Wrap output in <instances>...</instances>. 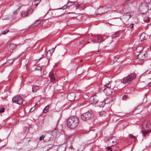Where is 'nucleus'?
<instances>
[{"label":"nucleus","mask_w":151,"mask_h":151,"mask_svg":"<svg viewBox=\"0 0 151 151\" xmlns=\"http://www.w3.org/2000/svg\"><path fill=\"white\" fill-rule=\"evenodd\" d=\"M122 88H123L119 87V88H118V89H122Z\"/></svg>","instance_id":"8fccbe9b"},{"label":"nucleus","mask_w":151,"mask_h":151,"mask_svg":"<svg viewBox=\"0 0 151 151\" xmlns=\"http://www.w3.org/2000/svg\"><path fill=\"white\" fill-rule=\"evenodd\" d=\"M128 1H130L131 0H128Z\"/></svg>","instance_id":"5fc2aeb1"},{"label":"nucleus","mask_w":151,"mask_h":151,"mask_svg":"<svg viewBox=\"0 0 151 151\" xmlns=\"http://www.w3.org/2000/svg\"><path fill=\"white\" fill-rule=\"evenodd\" d=\"M119 34L118 32H115L113 35L112 37L113 38H116L117 37H119Z\"/></svg>","instance_id":"cd10ccee"},{"label":"nucleus","mask_w":151,"mask_h":151,"mask_svg":"<svg viewBox=\"0 0 151 151\" xmlns=\"http://www.w3.org/2000/svg\"><path fill=\"white\" fill-rule=\"evenodd\" d=\"M45 137V136H44V135H42L40 137L39 140H43L44 139Z\"/></svg>","instance_id":"ea45409f"},{"label":"nucleus","mask_w":151,"mask_h":151,"mask_svg":"<svg viewBox=\"0 0 151 151\" xmlns=\"http://www.w3.org/2000/svg\"><path fill=\"white\" fill-rule=\"evenodd\" d=\"M117 139L116 137L113 136L110 138L107 141V143L109 145L113 146L117 143Z\"/></svg>","instance_id":"423d86ee"},{"label":"nucleus","mask_w":151,"mask_h":151,"mask_svg":"<svg viewBox=\"0 0 151 151\" xmlns=\"http://www.w3.org/2000/svg\"><path fill=\"white\" fill-rule=\"evenodd\" d=\"M74 4V2L70 1L68 2L66 5H65L63 6L62 7L58 9H63L64 10L66 9L68 7H69L73 5Z\"/></svg>","instance_id":"ddd939ff"},{"label":"nucleus","mask_w":151,"mask_h":151,"mask_svg":"<svg viewBox=\"0 0 151 151\" xmlns=\"http://www.w3.org/2000/svg\"><path fill=\"white\" fill-rule=\"evenodd\" d=\"M145 125V128L146 129L150 128H151V124L150 122L147 123L146 124H144V125Z\"/></svg>","instance_id":"a878e982"},{"label":"nucleus","mask_w":151,"mask_h":151,"mask_svg":"<svg viewBox=\"0 0 151 151\" xmlns=\"http://www.w3.org/2000/svg\"><path fill=\"white\" fill-rule=\"evenodd\" d=\"M79 119L75 116H73L69 118L67 121L68 127L71 129H75L78 125Z\"/></svg>","instance_id":"f257e3e1"},{"label":"nucleus","mask_w":151,"mask_h":151,"mask_svg":"<svg viewBox=\"0 0 151 151\" xmlns=\"http://www.w3.org/2000/svg\"><path fill=\"white\" fill-rule=\"evenodd\" d=\"M39 89L38 86L35 85H33L32 87V91L33 92H36Z\"/></svg>","instance_id":"a211bd4d"},{"label":"nucleus","mask_w":151,"mask_h":151,"mask_svg":"<svg viewBox=\"0 0 151 151\" xmlns=\"http://www.w3.org/2000/svg\"><path fill=\"white\" fill-rule=\"evenodd\" d=\"M49 108V106L48 105L46 106L43 111V113H46L48 111V109Z\"/></svg>","instance_id":"bb28decb"},{"label":"nucleus","mask_w":151,"mask_h":151,"mask_svg":"<svg viewBox=\"0 0 151 151\" xmlns=\"http://www.w3.org/2000/svg\"><path fill=\"white\" fill-rule=\"evenodd\" d=\"M108 23L111 25L120 27L123 25L124 23L122 18L119 17H115L109 20Z\"/></svg>","instance_id":"f03ea898"},{"label":"nucleus","mask_w":151,"mask_h":151,"mask_svg":"<svg viewBox=\"0 0 151 151\" xmlns=\"http://www.w3.org/2000/svg\"><path fill=\"white\" fill-rule=\"evenodd\" d=\"M143 47L142 46H138L136 49V51L137 52H139L143 50Z\"/></svg>","instance_id":"4be33fe9"},{"label":"nucleus","mask_w":151,"mask_h":151,"mask_svg":"<svg viewBox=\"0 0 151 151\" xmlns=\"http://www.w3.org/2000/svg\"><path fill=\"white\" fill-rule=\"evenodd\" d=\"M91 40L93 43H97L102 41L103 38L99 35H96L92 37Z\"/></svg>","instance_id":"0eeeda50"},{"label":"nucleus","mask_w":151,"mask_h":151,"mask_svg":"<svg viewBox=\"0 0 151 151\" xmlns=\"http://www.w3.org/2000/svg\"><path fill=\"white\" fill-rule=\"evenodd\" d=\"M150 83H149L148 84V86H149V85H150Z\"/></svg>","instance_id":"3c124183"},{"label":"nucleus","mask_w":151,"mask_h":151,"mask_svg":"<svg viewBox=\"0 0 151 151\" xmlns=\"http://www.w3.org/2000/svg\"><path fill=\"white\" fill-rule=\"evenodd\" d=\"M35 70L40 71V73H41L42 71L41 67L39 66L37 67L36 68Z\"/></svg>","instance_id":"c9c22d12"},{"label":"nucleus","mask_w":151,"mask_h":151,"mask_svg":"<svg viewBox=\"0 0 151 151\" xmlns=\"http://www.w3.org/2000/svg\"><path fill=\"white\" fill-rule=\"evenodd\" d=\"M5 108H2L0 109V113H3L4 112L5 110Z\"/></svg>","instance_id":"58836bf2"},{"label":"nucleus","mask_w":151,"mask_h":151,"mask_svg":"<svg viewBox=\"0 0 151 151\" xmlns=\"http://www.w3.org/2000/svg\"><path fill=\"white\" fill-rule=\"evenodd\" d=\"M63 147H59V148H58V149L59 150H60V149H62V148H63Z\"/></svg>","instance_id":"09e8293b"},{"label":"nucleus","mask_w":151,"mask_h":151,"mask_svg":"<svg viewBox=\"0 0 151 151\" xmlns=\"http://www.w3.org/2000/svg\"><path fill=\"white\" fill-rule=\"evenodd\" d=\"M139 11L140 13L145 14L148 11L147 7L146 5H141L139 8Z\"/></svg>","instance_id":"6e6552de"},{"label":"nucleus","mask_w":151,"mask_h":151,"mask_svg":"<svg viewBox=\"0 0 151 151\" xmlns=\"http://www.w3.org/2000/svg\"><path fill=\"white\" fill-rule=\"evenodd\" d=\"M106 114V112L104 111H102L99 112V115L100 116H104Z\"/></svg>","instance_id":"5701e85b"},{"label":"nucleus","mask_w":151,"mask_h":151,"mask_svg":"<svg viewBox=\"0 0 151 151\" xmlns=\"http://www.w3.org/2000/svg\"><path fill=\"white\" fill-rule=\"evenodd\" d=\"M144 20L145 22H149L150 21V19L148 17H146L144 18Z\"/></svg>","instance_id":"72a5a7b5"},{"label":"nucleus","mask_w":151,"mask_h":151,"mask_svg":"<svg viewBox=\"0 0 151 151\" xmlns=\"http://www.w3.org/2000/svg\"><path fill=\"white\" fill-rule=\"evenodd\" d=\"M43 21V19H38L33 24L29 26V28H30L31 27L37 26L40 24Z\"/></svg>","instance_id":"f8f14e48"},{"label":"nucleus","mask_w":151,"mask_h":151,"mask_svg":"<svg viewBox=\"0 0 151 151\" xmlns=\"http://www.w3.org/2000/svg\"><path fill=\"white\" fill-rule=\"evenodd\" d=\"M102 7L103 10L104 11V13L110 11L111 10L110 7H108L106 6H104Z\"/></svg>","instance_id":"aec40b11"},{"label":"nucleus","mask_w":151,"mask_h":151,"mask_svg":"<svg viewBox=\"0 0 151 151\" xmlns=\"http://www.w3.org/2000/svg\"><path fill=\"white\" fill-rule=\"evenodd\" d=\"M49 77L50 78V81L54 82L55 81V76L52 72H50L49 74Z\"/></svg>","instance_id":"4468645a"},{"label":"nucleus","mask_w":151,"mask_h":151,"mask_svg":"<svg viewBox=\"0 0 151 151\" xmlns=\"http://www.w3.org/2000/svg\"><path fill=\"white\" fill-rule=\"evenodd\" d=\"M41 0H36L35 1L34 5H35L37 6L40 2L41 1Z\"/></svg>","instance_id":"2f4dec72"},{"label":"nucleus","mask_w":151,"mask_h":151,"mask_svg":"<svg viewBox=\"0 0 151 151\" xmlns=\"http://www.w3.org/2000/svg\"><path fill=\"white\" fill-rule=\"evenodd\" d=\"M133 27V24H130L129 27H129L130 28H132Z\"/></svg>","instance_id":"37998d69"},{"label":"nucleus","mask_w":151,"mask_h":151,"mask_svg":"<svg viewBox=\"0 0 151 151\" xmlns=\"http://www.w3.org/2000/svg\"><path fill=\"white\" fill-rule=\"evenodd\" d=\"M24 67H25V69H26L27 68V65L26 63L25 65L24 66Z\"/></svg>","instance_id":"de8ad7c7"},{"label":"nucleus","mask_w":151,"mask_h":151,"mask_svg":"<svg viewBox=\"0 0 151 151\" xmlns=\"http://www.w3.org/2000/svg\"><path fill=\"white\" fill-rule=\"evenodd\" d=\"M93 116L91 112L88 111L84 113L81 115V118L84 121H87L91 119Z\"/></svg>","instance_id":"20e7f679"},{"label":"nucleus","mask_w":151,"mask_h":151,"mask_svg":"<svg viewBox=\"0 0 151 151\" xmlns=\"http://www.w3.org/2000/svg\"><path fill=\"white\" fill-rule=\"evenodd\" d=\"M145 33H142L140 35V38H142V40L143 39H145Z\"/></svg>","instance_id":"7c9ffc66"},{"label":"nucleus","mask_w":151,"mask_h":151,"mask_svg":"<svg viewBox=\"0 0 151 151\" xmlns=\"http://www.w3.org/2000/svg\"><path fill=\"white\" fill-rule=\"evenodd\" d=\"M1 142V139H0V142Z\"/></svg>","instance_id":"603ef678"},{"label":"nucleus","mask_w":151,"mask_h":151,"mask_svg":"<svg viewBox=\"0 0 151 151\" xmlns=\"http://www.w3.org/2000/svg\"><path fill=\"white\" fill-rule=\"evenodd\" d=\"M107 149L108 150H109L110 151H112L111 149V147L109 146L107 147Z\"/></svg>","instance_id":"c03bdc74"},{"label":"nucleus","mask_w":151,"mask_h":151,"mask_svg":"<svg viewBox=\"0 0 151 151\" xmlns=\"http://www.w3.org/2000/svg\"><path fill=\"white\" fill-rule=\"evenodd\" d=\"M76 97V94L74 92H72L68 93L67 95V99L69 101L74 100Z\"/></svg>","instance_id":"9b49d317"},{"label":"nucleus","mask_w":151,"mask_h":151,"mask_svg":"<svg viewBox=\"0 0 151 151\" xmlns=\"http://www.w3.org/2000/svg\"><path fill=\"white\" fill-rule=\"evenodd\" d=\"M19 57H20V56H18V57H17V58H14L13 59V61H14V60H15L16 59H17ZM13 61H12V63L13 62Z\"/></svg>","instance_id":"a18cd8bd"},{"label":"nucleus","mask_w":151,"mask_h":151,"mask_svg":"<svg viewBox=\"0 0 151 151\" xmlns=\"http://www.w3.org/2000/svg\"><path fill=\"white\" fill-rule=\"evenodd\" d=\"M131 17L130 13H127L124 15L123 16V19L124 21H128Z\"/></svg>","instance_id":"dca6fc26"},{"label":"nucleus","mask_w":151,"mask_h":151,"mask_svg":"<svg viewBox=\"0 0 151 151\" xmlns=\"http://www.w3.org/2000/svg\"><path fill=\"white\" fill-rule=\"evenodd\" d=\"M150 49L151 50V47H150Z\"/></svg>","instance_id":"13d9d810"},{"label":"nucleus","mask_w":151,"mask_h":151,"mask_svg":"<svg viewBox=\"0 0 151 151\" xmlns=\"http://www.w3.org/2000/svg\"><path fill=\"white\" fill-rule=\"evenodd\" d=\"M90 102L93 104H96L99 102L98 97L96 95L91 96L89 99Z\"/></svg>","instance_id":"1a4fd4ad"},{"label":"nucleus","mask_w":151,"mask_h":151,"mask_svg":"<svg viewBox=\"0 0 151 151\" xmlns=\"http://www.w3.org/2000/svg\"><path fill=\"white\" fill-rule=\"evenodd\" d=\"M19 8H18L17 9L16 11H15L14 12V14H17V13L19 11V9H20L21 7H22V6H19Z\"/></svg>","instance_id":"f704fd0d"},{"label":"nucleus","mask_w":151,"mask_h":151,"mask_svg":"<svg viewBox=\"0 0 151 151\" xmlns=\"http://www.w3.org/2000/svg\"><path fill=\"white\" fill-rule=\"evenodd\" d=\"M145 54L144 52H141L137 56V58L139 60H143L145 58Z\"/></svg>","instance_id":"f3484780"},{"label":"nucleus","mask_w":151,"mask_h":151,"mask_svg":"<svg viewBox=\"0 0 151 151\" xmlns=\"http://www.w3.org/2000/svg\"><path fill=\"white\" fill-rule=\"evenodd\" d=\"M82 61V60H81V61Z\"/></svg>","instance_id":"6e6d98bb"},{"label":"nucleus","mask_w":151,"mask_h":151,"mask_svg":"<svg viewBox=\"0 0 151 151\" xmlns=\"http://www.w3.org/2000/svg\"><path fill=\"white\" fill-rule=\"evenodd\" d=\"M63 149H64V150H63V151H64V150H65V149H64V148H63Z\"/></svg>","instance_id":"864d4df0"},{"label":"nucleus","mask_w":151,"mask_h":151,"mask_svg":"<svg viewBox=\"0 0 151 151\" xmlns=\"http://www.w3.org/2000/svg\"><path fill=\"white\" fill-rule=\"evenodd\" d=\"M86 43L83 40H81L79 42V46L81 47H82L83 46L86 44Z\"/></svg>","instance_id":"b1692460"},{"label":"nucleus","mask_w":151,"mask_h":151,"mask_svg":"<svg viewBox=\"0 0 151 151\" xmlns=\"http://www.w3.org/2000/svg\"><path fill=\"white\" fill-rule=\"evenodd\" d=\"M127 98V96L126 95H124L122 97V99L123 100H124Z\"/></svg>","instance_id":"a19ab883"},{"label":"nucleus","mask_w":151,"mask_h":151,"mask_svg":"<svg viewBox=\"0 0 151 151\" xmlns=\"http://www.w3.org/2000/svg\"><path fill=\"white\" fill-rule=\"evenodd\" d=\"M9 32V30L8 29H6L4 31L2 32V34L3 35H5Z\"/></svg>","instance_id":"473e14b6"},{"label":"nucleus","mask_w":151,"mask_h":151,"mask_svg":"<svg viewBox=\"0 0 151 151\" xmlns=\"http://www.w3.org/2000/svg\"><path fill=\"white\" fill-rule=\"evenodd\" d=\"M110 82L111 81H109L108 83H106L105 85H104L106 87V88H111V84H110Z\"/></svg>","instance_id":"c756f323"},{"label":"nucleus","mask_w":151,"mask_h":151,"mask_svg":"<svg viewBox=\"0 0 151 151\" xmlns=\"http://www.w3.org/2000/svg\"><path fill=\"white\" fill-rule=\"evenodd\" d=\"M33 11V10L31 9L30 8H29L27 9L26 12H24L22 13V17H25L27 16L29 14H31Z\"/></svg>","instance_id":"9d476101"},{"label":"nucleus","mask_w":151,"mask_h":151,"mask_svg":"<svg viewBox=\"0 0 151 151\" xmlns=\"http://www.w3.org/2000/svg\"><path fill=\"white\" fill-rule=\"evenodd\" d=\"M97 12L98 14H100L104 13V11L103 10L102 7H101L98 9L97 10Z\"/></svg>","instance_id":"6ab92c4d"},{"label":"nucleus","mask_w":151,"mask_h":151,"mask_svg":"<svg viewBox=\"0 0 151 151\" xmlns=\"http://www.w3.org/2000/svg\"><path fill=\"white\" fill-rule=\"evenodd\" d=\"M129 136L130 138H131L132 139H135V137L134 136L132 135V134H129Z\"/></svg>","instance_id":"4c0bfd02"},{"label":"nucleus","mask_w":151,"mask_h":151,"mask_svg":"<svg viewBox=\"0 0 151 151\" xmlns=\"http://www.w3.org/2000/svg\"><path fill=\"white\" fill-rule=\"evenodd\" d=\"M136 77V76L133 73L130 74L121 80V83L128 84L135 78Z\"/></svg>","instance_id":"7ed1b4c3"},{"label":"nucleus","mask_w":151,"mask_h":151,"mask_svg":"<svg viewBox=\"0 0 151 151\" xmlns=\"http://www.w3.org/2000/svg\"><path fill=\"white\" fill-rule=\"evenodd\" d=\"M12 101L13 103L19 105H22L23 103V99L20 96L17 95L13 97Z\"/></svg>","instance_id":"39448f33"},{"label":"nucleus","mask_w":151,"mask_h":151,"mask_svg":"<svg viewBox=\"0 0 151 151\" xmlns=\"http://www.w3.org/2000/svg\"><path fill=\"white\" fill-rule=\"evenodd\" d=\"M141 132H142V134L144 136H145L147 133H150V131L148 130L147 131H143L142 130Z\"/></svg>","instance_id":"c85d7f7f"},{"label":"nucleus","mask_w":151,"mask_h":151,"mask_svg":"<svg viewBox=\"0 0 151 151\" xmlns=\"http://www.w3.org/2000/svg\"><path fill=\"white\" fill-rule=\"evenodd\" d=\"M113 88L111 87V88H105L104 90V91L105 93H106V94L107 95H111L112 93L111 90L113 89Z\"/></svg>","instance_id":"2eb2a0df"},{"label":"nucleus","mask_w":151,"mask_h":151,"mask_svg":"<svg viewBox=\"0 0 151 151\" xmlns=\"http://www.w3.org/2000/svg\"><path fill=\"white\" fill-rule=\"evenodd\" d=\"M35 105L30 109V112H32L35 110Z\"/></svg>","instance_id":"e433bc0d"},{"label":"nucleus","mask_w":151,"mask_h":151,"mask_svg":"<svg viewBox=\"0 0 151 151\" xmlns=\"http://www.w3.org/2000/svg\"><path fill=\"white\" fill-rule=\"evenodd\" d=\"M106 104L105 101L100 102L98 104V105L101 107H103Z\"/></svg>","instance_id":"393cba45"},{"label":"nucleus","mask_w":151,"mask_h":151,"mask_svg":"<svg viewBox=\"0 0 151 151\" xmlns=\"http://www.w3.org/2000/svg\"><path fill=\"white\" fill-rule=\"evenodd\" d=\"M43 56H44V55H42V57H41V58H40L38 60V61H39V60H40L42 58H43Z\"/></svg>","instance_id":"49530a36"},{"label":"nucleus","mask_w":151,"mask_h":151,"mask_svg":"<svg viewBox=\"0 0 151 151\" xmlns=\"http://www.w3.org/2000/svg\"><path fill=\"white\" fill-rule=\"evenodd\" d=\"M16 47L17 45L14 44H11L9 46V48L10 50H12L16 49Z\"/></svg>","instance_id":"412c9836"},{"label":"nucleus","mask_w":151,"mask_h":151,"mask_svg":"<svg viewBox=\"0 0 151 151\" xmlns=\"http://www.w3.org/2000/svg\"><path fill=\"white\" fill-rule=\"evenodd\" d=\"M89 43V42H88V43Z\"/></svg>","instance_id":"4d7b16f0"},{"label":"nucleus","mask_w":151,"mask_h":151,"mask_svg":"<svg viewBox=\"0 0 151 151\" xmlns=\"http://www.w3.org/2000/svg\"><path fill=\"white\" fill-rule=\"evenodd\" d=\"M56 47V46H55V47H53L52 48V50H50V51L51 50H52V51L51 52V53H50L51 55L52 53L55 50V48Z\"/></svg>","instance_id":"79ce46f5"}]
</instances>
